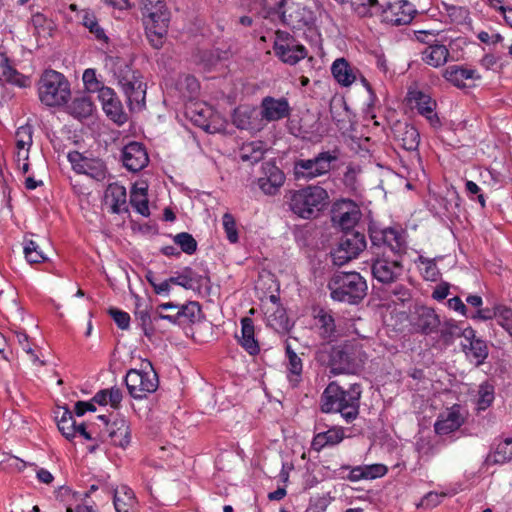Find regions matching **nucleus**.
Here are the masks:
<instances>
[{"label": "nucleus", "instance_id": "f257e3e1", "mask_svg": "<svg viewBox=\"0 0 512 512\" xmlns=\"http://www.w3.org/2000/svg\"><path fill=\"white\" fill-rule=\"evenodd\" d=\"M368 355L357 340L337 345L321 344L315 352L316 362L329 368L332 375L357 374L365 366Z\"/></svg>", "mask_w": 512, "mask_h": 512}, {"label": "nucleus", "instance_id": "f03ea898", "mask_svg": "<svg viewBox=\"0 0 512 512\" xmlns=\"http://www.w3.org/2000/svg\"><path fill=\"white\" fill-rule=\"evenodd\" d=\"M104 65L122 89L131 109L142 110L145 107L147 86L141 72L132 67V60L106 55Z\"/></svg>", "mask_w": 512, "mask_h": 512}, {"label": "nucleus", "instance_id": "7ed1b4c3", "mask_svg": "<svg viewBox=\"0 0 512 512\" xmlns=\"http://www.w3.org/2000/svg\"><path fill=\"white\" fill-rule=\"evenodd\" d=\"M362 387L359 383L347 388L330 382L321 394L320 408L323 413H338L345 423L354 422L360 413Z\"/></svg>", "mask_w": 512, "mask_h": 512}, {"label": "nucleus", "instance_id": "20e7f679", "mask_svg": "<svg viewBox=\"0 0 512 512\" xmlns=\"http://www.w3.org/2000/svg\"><path fill=\"white\" fill-rule=\"evenodd\" d=\"M328 203V192L319 185H308L292 191L289 198L291 211L303 219L317 217Z\"/></svg>", "mask_w": 512, "mask_h": 512}, {"label": "nucleus", "instance_id": "39448f33", "mask_svg": "<svg viewBox=\"0 0 512 512\" xmlns=\"http://www.w3.org/2000/svg\"><path fill=\"white\" fill-rule=\"evenodd\" d=\"M335 301L358 304L367 294L366 280L358 272H338L328 282Z\"/></svg>", "mask_w": 512, "mask_h": 512}, {"label": "nucleus", "instance_id": "423d86ee", "mask_svg": "<svg viewBox=\"0 0 512 512\" xmlns=\"http://www.w3.org/2000/svg\"><path fill=\"white\" fill-rule=\"evenodd\" d=\"M40 102L47 107L65 105L71 96L70 83L60 72L46 69L37 82Z\"/></svg>", "mask_w": 512, "mask_h": 512}, {"label": "nucleus", "instance_id": "0eeeda50", "mask_svg": "<svg viewBox=\"0 0 512 512\" xmlns=\"http://www.w3.org/2000/svg\"><path fill=\"white\" fill-rule=\"evenodd\" d=\"M338 160V151H323L310 159L294 162L293 174L296 180L311 181L330 173L332 164Z\"/></svg>", "mask_w": 512, "mask_h": 512}, {"label": "nucleus", "instance_id": "6e6552de", "mask_svg": "<svg viewBox=\"0 0 512 512\" xmlns=\"http://www.w3.org/2000/svg\"><path fill=\"white\" fill-rule=\"evenodd\" d=\"M125 384L131 397L143 399L157 390L159 379L151 362L145 361L140 369H130L127 372Z\"/></svg>", "mask_w": 512, "mask_h": 512}, {"label": "nucleus", "instance_id": "1a4fd4ad", "mask_svg": "<svg viewBox=\"0 0 512 512\" xmlns=\"http://www.w3.org/2000/svg\"><path fill=\"white\" fill-rule=\"evenodd\" d=\"M368 232L373 251L405 254L406 241L402 231L392 227H381L377 223H370Z\"/></svg>", "mask_w": 512, "mask_h": 512}, {"label": "nucleus", "instance_id": "9d476101", "mask_svg": "<svg viewBox=\"0 0 512 512\" xmlns=\"http://www.w3.org/2000/svg\"><path fill=\"white\" fill-rule=\"evenodd\" d=\"M372 253L375 256L371 264L373 277L382 284L396 282L403 273V254H389L386 251H373Z\"/></svg>", "mask_w": 512, "mask_h": 512}, {"label": "nucleus", "instance_id": "9b49d317", "mask_svg": "<svg viewBox=\"0 0 512 512\" xmlns=\"http://www.w3.org/2000/svg\"><path fill=\"white\" fill-rule=\"evenodd\" d=\"M367 247L365 235L358 231H345L337 246L331 251L334 265L342 266L357 258Z\"/></svg>", "mask_w": 512, "mask_h": 512}, {"label": "nucleus", "instance_id": "f8f14e48", "mask_svg": "<svg viewBox=\"0 0 512 512\" xmlns=\"http://www.w3.org/2000/svg\"><path fill=\"white\" fill-rule=\"evenodd\" d=\"M146 35L151 45L159 49L164 43L170 22V12L166 8L157 7L152 11H143Z\"/></svg>", "mask_w": 512, "mask_h": 512}, {"label": "nucleus", "instance_id": "ddd939ff", "mask_svg": "<svg viewBox=\"0 0 512 512\" xmlns=\"http://www.w3.org/2000/svg\"><path fill=\"white\" fill-rule=\"evenodd\" d=\"M273 50L282 62L290 65H295L307 56L306 48L296 44L295 39L284 31L276 32Z\"/></svg>", "mask_w": 512, "mask_h": 512}, {"label": "nucleus", "instance_id": "4468645a", "mask_svg": "<svg viewBox=\"0 0 512 512\" xmlns=\"http://www.w3.org/2000/svg\"><path fill=\"white\" fill-rule=\"evenodd\" d=\"M74 172L85 174L96 181H103L107 177V169L104 162L98 158H92L78 151H70L67 155Z\"/></svg>", "mask_w": 512, "mask_h": 512}, {"label": "nucleus", "instance_id": "2eb2a0df", "mask_svg": "<svg viewBox=\"0 0 512 512\" xmlns=\"http://www.w3.org/2000/svg\"><path fill=\"white\" fill-rule=\"evenodd\" d=\"M362 216L360 207L351 200H341L335 203L332 211V221L344 231L351 229L359 222Z\"/></svg>", "mask_w": 512, "mask_h": 512}, {"label": "nucleus", "instance_id": "dca6fc26", "mask_svg": "<svg viewBox=\"0 0 512 512\" xmlns=\"http://www.w3.org/2000/svg\"><path fill=\"white\" fill-rule=\"evenodd\" d=\"M416 10L407 0L389 3L382 10L383 21L394 26L407 25L415 17Z\"/></svg>", "mask_w": 512, "mask_h": 512}, {"label": "nucleus", "instance_id": "f3484780", "mask_svg": "<svg viewBox=\"0 0 512 512\" xmlns=\"http://www.w3.org/2000/svg\"><path fill=\"white\" fill-rule=\"evenodd\" d=\"M290 105L286 98H274L266 96L260 104V114L263 120L274 122L282 120L290 115Z\"/></svg>", "mask_w": 512, "mask_h": 512}, {"label": "nucleus", "instance_id": "a211bd4d", "mask_svg": "<svg viewBox=\"0 0 512 512\" xmlns=\"http://www.w3.org/2000/svg\"><path fill=\"white\" fill-rule=\"evenodd\" d=\"M98 98L101 101L104 112L112 121L118 125L126 122L127 114L123 111L122 103L113 89L110 87L101 89L98 93Z\"/></svg>", "mask_w": 512, "mask_h": 512}, {"label": "nucleus", "instance_id": "6ab92c4d", "mask_svg": "<svg viewBox=\"0 0 512 512\" xmlns=\"http://www.w3.org/2000/svg\"><path fill=\"white\" fill-rule=\"evenodd\" d=\"M262 173L258 179L259 188L266 195H275L284 184V173L272 162H265L262 165Z\"/></svg>", "mask_w": 512, "mask_h": 512}, {"label": "nucleus", "instance_id": "aec40b11", "mask_svg": "<svg viewBox=\"0 0 512 512\" xmlns=\"http://www.w3.org/2000/svg\"><path fill=\"white\" fill-rule=\"evenodd\" d=\"M122 161L129 171L138 172L147 166L149 158L141 143L130 142L123 148Z\"/></svg>", "mask_w": 512, "mask_h": 512}, {"label": "nucleus", "instance_id": "412c9836", "mask_svg": "<svg viewBox=\"0 0 512 512\" xmlns=\"http://www.w3.org/2000/svg\"><path fill=\"white\" fill-rule=\"evenodd\" d=\"M106 424L107 440L113 445L125 448L129 445L131 439V431L128 422L125 419H116L112 423H108L106 416L98 417Z\"/></svg>", "mask_w": 512, "mask_h": 512}, {"label": "nucleus", "instance_id": "4be33fe9", "mask_svg": "<svg viewBox=\"0 0 512 512\" xmlns=\"http://www.w3.org/2000/svg\"><path fill=\"white\" fill-rule=\"evenodd\" d=\"M315 326L321 339L328 342L337 340L340 336L335 318L331 310L320 308L314 315Z\"/></svg>", "mask_w": 512, "mask_h": 512}, {"label": "nucleus", "instance_id": "5701e85b", "mask_svg": "<svg viewBox=\"0 0 512 512\" xmlns=\"http://www.w3.org/2000/svg\"><path fill=\"white\" fill-rule=\"evenodd\" d=\"M284 366L288 382L292 387H297L302 381L304 364L301 355L296 353L289 343L285 345Z\"/></svg>", "mask_w": 512, "mask_h": 512}, {"label": "nucleus", "instance_id": "b1692460", "mask_svg": "<svg viewBox=\"0 0 512 512\" xmlns=\"http://www.w3.org/2000/svg\"><path fill=\"white\" fill-rule=\"evenodd\" d=\"M393 134L398 144L407 151H415L420 143V134L416 127L408 123H397Z\"/></svg>", "mask_w": 512, "mask_h": 512}, {"label": "nucleus", "instance_id": "393cba45", "mask_svg": "<svg viewBox=\"0 0 512 512\" xmlns=\"http://www.w3.org/2000/svg\"><path fill=\"white\" fill-rule=\"evenodd\" d=\"M281 20L292 29L301 30L306 27L310 28L314 24L315 18L311 10L297 6L288 14L285 10L281 15Z\"/></svg>", "mask_w": 512, "mask_h": 512}, {"label": "nucleus", "instance_id": "a878e982", "mask_svg": "<svg viewBox=\"0 0 512 512\" xmlns=\"http://www.w3.org/2000/svg\"><path fill=\"white\" fill-rule=\"evenodd\" d=\"M443 77L458 88L466 87V80H478L481 78L477 70L460 65L448 66L443 72Z\"/></svg>", "mask_w": 512, "mask_h": 512}, {"label": "nucleus", "instance_id": "bb28decb", "mask_svg": "<svg viewBox=\"0 0 512 512\" xmlns=\"http://www.w3.org/2000/svg\"><path fill=\"white\" fill-rule=\"evenodd\" d=\"M0 82L9 83L20 88L29 87L31 84L30 78L13 68L9 59L3 54H0Z\"/></svg>", "mask_w": 512, "mask_h": 512}, {"label": "nucleus", "instance_id": "cd10ccee", "mask_svg": "<svg viewBox=\"0 0 512 512\" xmlns=\"http://www.w3.org/2000/svg\"><path fill=\"white\" fill-rule=\"evenodd\" d=\"M105 202L110 205L111 212L119 214L127 211L126 188L118 183H111L105 191Z\"/></svg>", "mask_w": 512, "mask_h": 512}, {"label": "nucleus", "instance_id": "c85d7f7f", "mask_svg": "<svg viewBox=\"0 0 512 512\" xmlns=\"http://www.w3.org/2000/svg\"><path fill=\"white\" fill-rule=\"evenodd\" d=\"M450 52L448 48L444 44H440L436 42L435 44H430V46L425 47L421 51V59L422 61L434 68L441 67L445 65L448 61Z\"/></svg>", "mask_w": 512, "mask_h": 512}, {"label": "nucleus", "instance_id": "c756f323", "mask_svg": "<svg viewBox=\"0 0 512 512\" xmlns=\"http://www.w3.org/2000/svg\"><path fill=\"white\" fill-rule=\"evenodd\" d=\"M413 100L415 102V108L418 113L425 117L433 127H436L440 124L439 117L435 113V100L421 91H418L414 94Z\"/></svg>", "mask_w": 512, "mask_h": 512}, {"label": "nucleus", "instance_id": "7c9ffc66", "mask_svg": "<svg viewBox=\"0 0 512 512\" xmlns=\"http://www.w3.org/2000/svg\"><path fill=\"white\" fill-rule=\"evenodd\" d=\"M232 122L241 130H258L256 109L249 106L237 107L233 112Z\"/></svg>", "mask_w": 512, "mask_h": 512}, {"label": "nucleus", "instance_id": "2f4dec72", "mask_svg": "<svg viewBox=\"0 0 512 512\" xmlns=\"http://www.w3.org/2000/svg\"><path fill=\"white\" fill-rule=\"evenodd\" d=\"M255 330L253 320L249 317L241 319V337L239 344L250 355H257L260 352V346L255 339Z\"/></svg>", "mask_w": 512, "mask_h": 512}, {"label": "nucleus", "instance_id": "473e14b6", "mask_svg": "<svg viewBox=\"0 0 512 512\" xmlns=\"http://www.w3.org/2000/svg\"><path fill=\"white\" fill-rule=\"evenodd\" d=\"M345 437L342 427H333L327 431L317 433L312 440L313 450L319 452L327 446H335L343 441Z\"/></svg>", "mask_w": 512, "mask_h": 512}, {"label": "nucleus", "instance_id": "72a5a7b5", "mask_svg": "<svg viewBox=\"0 0 512 512\" xmlns=\"http://www.w3.org/2000/svg\"><path fill=\"white\" fill-rule=\"evenodd\" d=\"M463 424V418L459 411L453 407L437 419L434 428L439 435H447L457 430Z\"/></svg>", "mask_w": 512, "mask_h": 512}, {"label": "nucleus", "instance_id": "f704fd0d", "mask_svg": "<svg viewBox=\"0 0 512 512\" xmlns=\"http://www.w3.org/2000/svg\"><path fill=\"white\" fill-rule=\"evenodd\" d=\"M266 150V145L263 141L246 142L239 148V158L243 162L255 164L264 158Z\"/></svg>", "mask_w": 512, "mask_h": 512}, {"label": "nucleus", "instance_id": "c9c22d12", "mask_svg": "<svg viewBox=\"0 0 512 512\" xmlns=\"http://www.w3.org/2000/svg\"><path fill=\"white\" fill-rule=\"evenodd\" d=\"M113 503L116 512H134L136 505L134 492L128 486L122 485L115 490Z\"/></svg>", "mask_w": 512, "mask_h": 512}, {"label": "nucleus", "instance_id": "e433bc0d", "mask_svg": "<svg viewBox=\"0 0 512 512\" xmlns=\"http://www.w3.org/2000/svg\"><path fill=\"white\" fill-rule=\"evenodd\" d=\"M331 71L335 80L342 86H350L356 80L354 69L344 58L336 59Z\"/></svg>", "mask_w": 512, "mask_h": 512}, {"label": "nucleus", "instance_id": "4c0bfd02", "mask_svg": "<svg viewBox=\"0 0 512 512\" xmlns=\"http://www.w3.org/2000/svg\"><path fill=\"white\" fill-rule=\"evenodd\" d=\"M204 279H206L205 276L198 274L191 267H185L177 276L170 277L169 281L185 289H194L202 286Z\"/></svg>", "mask_w": 512, "mask_h": 512}, {"label": "nucleus", "instance_id": "58836bf2", "mask_svg": "<svg viewBox=\"0 0 512 512\" xmlns=\"http://www.w3.org/2000/svg\"><path fill=\"white\" fill-rule=\"evenodd\" d=\"M439 326V317L433 309L423 307L419 310L417 327L423 334H431L435 332Z\"/></svg>", "mask_w": 512, "mask_h": 512}, {"label": "nucleus", "instance_id": "ea45409f", "mask_svg": "<svg viewBox=\"0 0 512 512\" xmlns=\"http://www.w3.org/2000/svg\"><path fill=\"white\" fill-rule=\"evenodd\" d=\"M441 339L446 343L450 344L455 338L464 337L471 338L474 336V330L471 327L462 329L454 321H446L440 328Z\"/></svg>", "mask_w": 512, "mask_h": 512}, {"label": "nucleus", "instance_id": "a19ab883", "mask_svg": "<svg viewBox=\"0 0 512 512\" xmlns=\"http://www.w3.org/2000/svg\"><path fill=\"white\" fill-rule=\"evenodd\" d=\"M511 314V308L502 304H497L493 308H479L477 311L469 317L474 320H492L498 318L499 321L507 320V317Z\"/></svg>", "mask_w": 512, "mask_h": 512}, {"label": "nucleus", "instance_id": "79ce46f5", "mask_svg": "<svg viewBox=\"0 0 512 512\" xmlns=\"http://www.w3.org/2000/svg\"><path fill=\"white\" fill-rule=\"evenodd\" d=\"M465 340L469 343V346L463 344L466 354L473 357L476 365L484 363L485 359L488 357V348L485 341L476 338L475 335L471 338H465Z\"/></svg>", "mask_w": 512, "mask_h": 512}, {"label": "nucleus", "instance_id": "37998d69", "mask_svg": "<svg viewBox=\"0 0 512 512\" xmlns=\"http://www.w3.org/2000/svg\"><path fill=\"white\" fill-rule=\"evenodd\" d=\"M81 22L91 34L94 35L95 39L104 44H108L109 37L106 35L105 30L99 25L94 13L84 10L81 16Z\"/></svg>", "mask_w": 512, "mask_h": 512}, {"label": "nucleus", "instance_id": "c03bdc74", "mask_svg": "<svg viewBox=\"0 0 512 512\" xmlns=\"http://www.w3.org/2000/svg\"><path fill=\"white\" fill-rule=\"evenodd\" d=\"M31 25L34 29V35L43 38L51 37L56 27L51 19L39 12L32 15Z\"/></svg>", "mask_w": 512, "mask_h": 512}, {"label": "nucleus", "instance_id": "a18cd8bd", "mask_svg": "<svg viewBox=\"0 0 512 512\" xmlns=\"http://www.w3.org/2000/svg\"><path fill=\"white\" fill-rule=\"evenodd\" d=\"M69 113L75 118H86L93 112V103L86 97H75L68 106Z\"/></svg>", "mask_w": 512, "mask_h": 512}, {"label": "nucleus", "instance_id": "49530a36", "mask_svg": "<svg viewBox=\"0 0 512 512\" xmlns=\"http://www.w3.org/2000/svg\"><path fill=\"white\" fill-rule=\"evenodd\" d=\"M130 204L142 216L150 215L146 188L134 187L130 193Z\"/></svg>", "mask_w": 512, "mask_h": 512}, {"label": "nucleus", "instance_id": "de8ad7c7", "mask_svg": "<svg viewBox=\"0 0 512 512\" xmlns=\"http://www.w3.org/2000/svg\"><path fill=\"white\" fill-rule=\"evenodd\" d=\"M495 399V387L489 382L485 381L479 385L478 388V399H477V409L478 410H486L489 408Z\"/></svg>", "mask_w": 512, "mask_h": 512}, {"label": "nucleus", "instance_id": "09e8293b", "mask_svg": "<svg viewBox=\"0 0 512 512\" xmlns=\"http://www.w3.org/2000/svg\"><path fill=\"white\" fill-rule=\"evenodd\" d=\"M57 426L62 435L72 440L76 435V421L74 420L73 414L70 410L64 409L61 417L57 420Z\"/></svg>", "mask_w": 512, "mask_h": 512}, {"label": "nucleus", "instance_id": "8fccbe9b", "mask_svg": "<svg viewBox=\"0 0 512 512\" xmlns=\"http://www.w3.org/2000/svg\"><path fill=\"white\" fill-rule=\"evenodd\" d=\"M182 325L194 323L200 318L201 307L198 302H189L178 309Z\"/></svg>", "mask_w": 512, "mask_h": 512}, {"label": "nucleus", "instance_id": "3c124183", "mask_svg": "<svg viewBox=\"0 0 512 512\" xmlns=\"http://www.w3.org/2000/svg\"><path fill=\"white\" fill-rule=\"evenodd\" d=\"M378 6V0H350L352 11L361 18L373 16V11Z\"/></svg>", "mask_w": 512, "mask_h": 512}, {"label": "nucleus", "instance_id": "603ef678", "mask_svg": "<svg viewBox=\"0 0 512 512\" xmlns=\"http://www.w3.org/2000/svg\"><path fill=\"white\" fill-rule=\"evenodd\" d=\"M512 459V437L499 442L492 455L494 463H506Z\"/></svg>", "mask_w": 512, "mask_h": 512}, {"label": "nucleus", "instance_id": "864d4df0", "mask_svg": "<svg viewBox=\"0 0 512 512\" xmlns=\"http://www.w3.org/2000/svg\"><path fill=\"white\" fill-rule=\"evenodd\" d=\"M419 269L425 280L436 281L440 276V271L435 260L426 258L422 255L418 257Z\"/></svg>", "mask_w": 512, "mask_h": 512}, {"label": "nucleus", "instance_id": "5fc2aeb1", "mask_svg": "<svg viewBox=\"0 0 512 512\" xmlns=\"http://www.w3.org/2000/svg\"><path fill=\"white\" fill-rule=\"evenodd\" d=\"M174 242L180 246L182 252L188 255L194 254L197 250L196 240L187 232H181L175 235Z\"/></svg>", "mask_w": 512, "mask_h": 512}, {"label": "nucleus", "instance_id": "6e6d98bb", "mask_svg": "<svg viewBox=\"0 0 512 512\" xmlns=\"http://www.w3.org/2000/svg\"><path fill=\"white\" fill-rule=\"evenodd\" d=\"M24 254L29 263H41L46 257L39 250V246L33 240L24 241Z\"/></svg>", "mask_w": 512, "mask_h": 512}, {"label": "nucleus", "instance_id": "4d7b16f0", "mask_svg": "<svg viewBox=\"0 0 512 512\" xmlns=\"http://www.w3.org/2000/svg\"><path fill=\"white\" fill-rule=\"evenodd\" d=\"M191 120L199 127L204 129L207 132H213L210 122L209 116L211 115V111L209 109H193L191 110Z\"/></svg>", "mask_w": 512, "mask_h": 512}, {"label": "nucleus", "instance_id": "13d9d810", "mask_svg": "<svg viewBox=\"0 0 512 512\" xmlns=\"http://www.w3.org/2000/svg\"><path fill=\"white\" fill-rule=\"evenodd\" d=\"M82 80L89 92L99 93L101 89L106 87L97 79L96 70L92 68H88L83 72Z\"/></svg>", "mask_w": 512, "mask_h": 512}, {"label": "nucleus", "instance_id": "bf43d9fd", "mask_svg": "<svg viewBox=\"0 0 512 512\" xmlns=\"http://www.w3.org/2000/svg\"><path fill=\"white\" fill-rule=\"evenodd\" d=\"M17 149L30 148L32 145V127L24 125L19 127L15 133Z\"/></svg>", "mask_w": 512, "mask_h": 512}, {"label": "nucleus", "instance_id": "052dcab7", "mask_svg": "<svg viewBox=\"0 0 512 512\" xmlns=\"http://www.w3.org/2000/svg\"><path fill=\"white\" fill-rule=\"evenodd\" d=\"M223 228L226 233L227 239L230 243L238 242V231L234 217L230 213H225L222 218Z\"/></svg>", "mask_w": 512, "mask_h": 512}, {"label": "nucleus", "instance_id": "680f3d73", "mask_svg": "<svg viewBox=\"0 0 512 512\" xmlns=\"http://www.w3.org/2000/svg\"><path fill=\"white\" fill-rule=\"evenodd\" d=\"M16 338L19 343V345L22 347V349L30 355V359L34 364L43 365V361L39 359V357L36 355L35 351L32 349L30 343H29V337L24 332H17Z\"/></svg>", "mask_w": 512, "mask_h": 512}, {"label": "nucleus", "instance_id": "e2e57ef3", "mask_svg": "<svg viewBox=\"0 0 512 512\" xmlns=\"http://www.w3.org/2000/svg\"><path fill=\"white\" fill-rule=\"evenodd\" d=\"M108 313L120 329L126 330L129 328L130 315L127 312L117 308H110Z\"/></svg>", "mask_w": 512, "mask_h": 512}, {"label": "nucleus", "instance_id": "0e129e2a", "mask_svg": "<svg viewBox=\"0 0 512 512\" xmlns=\"http://www.w3.org/2000/svg\"><path fill=\"white\" fill-rule=\"evenodd\" d=\"M465 190L470 197V199L474 200V195L476 196L477 201L481 205L482 208L486 206V200L484 195L481 192V188L473 181L467 180L465 183Z\"/></svg>", "mask_w": 512, "mask_h": 512}, {"label": "nucleus", "instance_id": "69168bd1", "mask_svg": "<svg viewBox=\"0 0 512 512\" xmlns=\"http://www.w3.org/2000/svg\"><path fill=\"white\" fill-rule=\"evenodd\" d=\"M366 480L384 476L388 469L383 464L364 465Z\"/></svg>", "mask_w": 512, "mask_h": 512}, {"label": "nucleus", "instance_id": "338daca9", "mask_svg": "<svg viewBox=\"0 0 512 512\" xmlns=\"http://www.w3.org/2000/svg\"><path fill=\"white\" fill-rule=\"evenodd\" d=\"M285 3L286 0H263L264 8L269 14H277L280 16L285 12Z\"/></svg>", "mask_w": 512, "mask_h": 512}, {"label": "nucleus", "instance_id": "774afa93", "mask_svg": "<svg viewBox=\"0 0 512 512\" xmlns=\"http://www.w3.org/2000/svg\"><path fill=\"white\" fill-rule=\"evenodd\" d=\"M445 496V493L429 492L421 500V506L426 508H433L440 504L442 498H444Z\"/></svg>", "mask_w": 512, "mask_h": 512}]
</instances>
